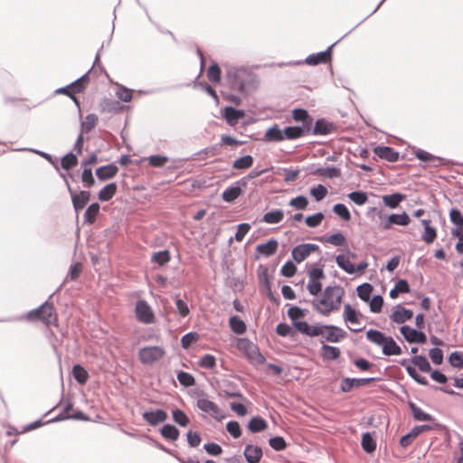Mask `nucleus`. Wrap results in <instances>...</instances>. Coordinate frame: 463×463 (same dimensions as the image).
Returning a JSON list of instances; mask_svg holds the SVG:
<instances>
[{"mask_svg":"<svg viewBox=\"0 0 463 463\" xmlns=\"http://www.w3.org/2000/svg\"><path fill=\"white\" fill-rule=\"evenodd\" d=\"M225 77L232 90L243 92L247 84L253 79L252 71L247 67H229Z\"/></svg>","mask_w":463,"mask_h":463,"instance_id":"1","label":"nucleus"},{"mask_svg":"<svg viewBox=\"0 0 463 463\" xmlns=\"http://www.w3.org/2000/svg\"><path fill=\"white\" fill-rule=\"evenodd\" d=\"M309 337L321 336L326 341L330 343H339L347 335L346 332L335 325H321L317 324L310 329Z\"/></svg>","mask_w":463,"mask_h":463,"instance_id":"2","label":"nucleus"},{"mask_svg":"<svg viewBox=\"0 0 463 463\" xmlns=\"http://www.w3.org/2000/svg\"><path fill=\"white\" fill-rule=\"evenodd\" d=\"M287 313L288 318L292 322L295 330L304 335L308 336L311 332L310 329H312L314 325H309L307 321L300 320L307 316V310L298 306H292L288 309Z\"/></svg>","mask_w":463,"mask_h":463,"instance_id":"3","label":"nucleus"},{"mask_svg":"<svg viewBox=\"0 0 463 463\" xmlns=\"http://www.w3.org/2000/svg\"><path fill=\"white\" fill-rule=\"evenodd\" d=\"M54 309L53 303L46 300L37 308L28 312L27 318L29 320H39L44 323H51V317Z\"/></svg>","mask_w":463,"mask_h":463,"instance_id":"4","label":"nucleus"},{"mask_svg":"<svg viewBox=\"0 0 463 463\" xmlns=\"http://www.w3.org/2000/svg\"><path fill=\"white\" fill-rule=\"evenodd\" d=\"M165 350L160 346H145L138 352V358L143 364H153L162 359Z\"/></svg>","mask_w":463,"mask_h":463,"instance_id":"5","label":"nucleus"},{"mask_svg":"<svg viewBox=\"0 0 463 463\" xmlns=\"http://www.w3.org/2000/svg\"><path fill=\"white\" fill-rule=\"evenodd\" d=\"M335 262L337 266L347 274L353 275L355 273H363L368 267L367 261H361L357 265H354L345 254H338L335 256Z\"/></svg>","mask_w":463,"mask_h":463,"instance_id":"6","label":"nucleus"},{"mask_svg":"<svg viewBox=\"0 0 463 463\" xmlns=\"http://www.w3.org/2000/svg\"><path fill=\"white\" fill-rule=\"evenodd\" d=\"M135 313L137 319L141 323L151 324L155 320V315L151 307L144 299H139L137 301Z\"/></svg>","mask_w":463,"mask_h":463,"instance_id":"7","label":"nucleus"},{"mask_svg":"<svg viewBox=\"0 0 463 463\" xmlns=\"http://www.w3.org/2000/svg\"><path fill=\"white\" fill-rule=\"evenodd\" d=\"M400 333L409 344H424L427 341L426 334L420 329H415L408 325L400 327Z\"/></svg>","mask_w":463,"mask_h":463,"instance_id":"8","label":"nucleus"},{"mask_svg":"<svg viewBox=\"0 0 463 463\" xmlns=\"http://www.w3.org/2000/svg\"><path fill=\"white\" fill-rule=\"evenodd\" d=\"M196 406L200 411L210 413L218 421H222L225 418L219 406L206 398H198Z\"/></svg>","mask_w":463,"mask_h":463,"instance_id":"9","label":"nucleus"},{"mask_svg":"<svg viewBox=\"0 0 463 463\" xmlns=\"http://www.w3.org/2000/svg\"><path fill=\"white\" fill-rule=\"evenodd\" d=\"M246 188L244 180H238L234 182L232 185L227 187L222 194V199L225 203H233L236 199H238L241 195L244 194V190Z\"/></svg>","mask_w":463,"mask_h":463,"instance_id":"10","label":"nucleus"},{"mask_svg":"<svg viewBox=\"0 0 463 463\" xmlns=\"http://www.w3.org/2000/svg\"><path fill=\"white\" fill-rule=\"evenodd\" d=\"M411 222V218L406 212L402 213H391L383 218L382 228L385 231L390 230L393 225L407 226Z\"/></svg>","mask_w":463,"mask_h":463,"instance_id":"11","label":"nucleus"},{"mask_svg":"<svg viewBox=\"0 0 463 463\" xmlns=\"http://www.w3.org/2000/svg\"><path fill=\"white\" fill-rule=\"evenodd\" d=\"M341 306V295L336 296L335 301L324 302L323 300H313L312 307L318 314L328 316L334 311H337Z\"/></svg>","mask_w":463,"mask_h":463,"instance_id":"12","label":"nucleus"},{"mask_svg":"<svg viewBox=\"0 0 463 463\" xmlns=\"http://www.w3.org/2000/svg\"><path fill=\"white\" fill-rule=\"evenodd\" d=\"M412 153L417 159L421 162L429 163L433 167L445 165L449 162V160L443 157L434 156L420 148L414 147Z\"/></svg>","mask_w":463,"mask_h":463,"instance_id":"13","label":"nucleus"},{"mask_svg":"<svg viewBox=\"0 0 463 463\" xmlns=\"http://www.w3.org/2000/svg\"><path fill=\"white\" fill-rule=\"evenodd\" d=\"M377 378L375 377H367V378H350L344 377L340 383V391L342 392H349L354 388H359L361 386L369 384L373 382H375Z\"/></svg>","mask_w":463,"mask_h":463,"instance_id":"14","label":"nucleus"},{"mask_svg":"<svg viewBox=\"0 0 463 463\" xmlns=\"http://www.w3.org/2000/svg\"><path fill=\"white\" fill-rule=\"evenodd\" d=\"M338 42L339 41H336L335 43L328 46L326 51L308 55L305 60V63L307 65L316 66L318 64H325L330 61L332 59L333 48Z\"/></svg>","mask_w":463,"mask_h":463,"instance_id":"15","label":"nucleus"},{"mask_svg":"<svg viewBox=\"0 0 463 463\" xmlns=\"http://www.w3.org/2000/svg\"><path fill=\"white\" fill-rule=\"evenodd\" d=\"M291 114L293 120L298 123L297 125L311 132V127L313 126L314 119L306 109H294Z\"/></svg>","mask_w":463,"mask_h":463,"instance_id":"16","label":"nucleus"},{"mask_svg":"<svg viewBox=\"0 0 463 463\" xmlns=\"http://www.w3.org/2000/svg\"><path fill=\"white\" fill-rule=\"evenodd\" d=\"M68 192L71 195L72 206L76 213L82 210L90 200V193L86 190L80 191L76 194L71 184H68Z\"/></svg>","mask_w":463,"mask_h":463,"instance_id":"17","label":"nucleus"},{"mask_svg":"<svg viewBox=\"0 0 463 463\" xmlns=\"http://www.w3.org/2000/svg\"><path fill=\"white\" fill-rule=\"evenodd\" d=\"M142 418L150 426L156 427L159 423L165 422L168 419V414L163 409H156L144 411L142 413Z\"/></svg>","mask_w":463,"mask_h":463,"instance_id":"18","label":"nucleus"},{"mask_svg":"<svg viewBox=\"0 0 463 463\" xmlns=\"http://www.w3.org/2000/svg\"><path fill=\"white\" fill-rule=\"evenodd\" d=\"M313 124L314 126L311 127L310 134L314 136H326L333 133L335 130V126L334 123L326 120L324 118L317 119Z\"/></svg>","mask_w":463,"mask_h":463,"instance_id":"19","label":"nucleus"},{"mask_svg":"<svg viewBox=\"0 0 463 463\" xmlns=\"http://www.w3.org/2000/svg\"><path fill=\"white\" fill-rule=\"evenodd\" d=\"M432 429H433L432 426L428 425V424L418 425V426L413 427L408 433H406L405 435L401 437V439H400L401 447L407 448L408 446H410L412 443L414 439L416 437H418L420 433L427 431V430H431Z\"/></svg>","mask_w":463,"mask_h":463,"instance_id":"20","label":"nucleus"},{"mask_svg":"<svg viewBox=\"0 0 463 463\" xmlns=\"http://www.w3.org/2000/svg\"><path fill=\"white\" fill-rule=\"evenodd\" d=\"M279 248V242L276 239L270 238L267 242L260 243L256 246L255 259L258 260L260 255L270 257L274 255Z\"/></svg>","mask_w":463,"mask_h":463,"instance_id":"21","label":"nucleus"},{"mask_svg":"<svg viewBox=\"0 0 463 463\" xmlns=\"http://www.w3.org/2000/svg\"><path fill=\"white\" fill-rule=\"evenodd\" d=\"M222 116L229 126H235L239 120L244 118L245 111L232 106H226L222 111Z\"/></svg>","mask_w":463,"mask_h":463,"instance_id":"22","label":"nucleus"},{"mask_svg":"<svg viewBox=\"0 0 463 463\" xmlns=\"http://www.w3.org/2000/svg\"><path fill=\"white\" fill-rule=\"evenodd\" d=\"M373 153L381 159L390 163H395L399 160V152L388 146H376L373 148Z\"/></svg>","mask_w":463,"mask_h":463,"instance_id":"23","label":"nucleus"},{"mask_svg":"<svg viewBox=\"0 0 463 463\" xmlns=\"http://www.w3.org/2000/svg\"><path fill=\"white\" fill-rule=\"evenodd\" d=\"M413 317L412 310L404 307L401 304L397 305L392 312L390 318L393 323L403 324Z\"/></svg>","mask_w":463,"mask_h":463,"instance_id":"24","label":"nucleus"},{"mask_svg":"<svg viewBox=\"0 0 463 463\" xmlns=\"http://www.w3.org/2000/svg\"><path fill=\"white\" fill-rule=\"evenodd\" d=\"M243 456L248 463H259L262 458L263 451L260 446L247 444L244 448Z\"/></svg>","mask_w":463,"mask_h":463,"instance_id":"25","label":"nucleus"},{"mask_svg":"<svg viewBox=\"0 0 463 463\" xmlns=\"http://www.w3.org/2000/svg\"><path fill=\"white\" fill-rule=\"evenodd\" d=\"M118 172V166L111 163L106 165L99 166L96 169L95 174L99 180L106 181L117 175Z\"/></svg>","mask_w":463,"mask_h":463,"instance_id":"26","label":"nucleus"},{"mask_svg":"<svg viewBox=\"0 0 463 463\" xmlns=\"http://www.w3.org/2000/svg\"><path fill=\"white\" fill-rule=\"evenodd\" d=\"M381 347L383 354L386 356L401 355L402 354V347L390 335L386 337Z\"/></svg>","mask_w":463,"mask_h":463,"instance_id":"27","label":"nucleus"},{"mask_svg":"<svg viewBox=\"0 0 463 463\" xmlns=\"http://www.w3.org/2000/svg\"><path fill=\"white\" fill-rule=\"evenodd\" d=\"M363 317V314L350 304L347 303L344 306L343 318L345 322L358 325L360 324V318Z\"/></svg>","mask_w":463,"mask_h":463,"instance_id":"28","label":"nucleus"},{"mask_svg":"<svg viewBox=\"0 0 463 463\" xmlns=\"http://www.w3.org/2000/svg\"><path fill=\"white\" fill-rule=\"evenodd\" d=\"M222 390L227 398L245 400L244 395L239 391L238 385L232 381L224 380L222 383Z\"/></svg>","mask_w":463,"mask_h":463,"instance_id":"29","label":"nucleus"},{"mask_svg":"<svg viewBox=\"0 0 463 463\" xmlns=\"http://www.w3.org/2000/svg\"><path fill=\"white\" fill-rule=\"evenodd\" d=\"M361 446L364 452L372 454L376 449L375 432H364L362 435Z\"/></svg>","mask_w":463,"mask_h":463,"instance_id":"30","label":"nucleus"},{"mask_svg":"<svg viewBox=\"0 0 463 463\" xmlns=\"http://www.w3.org/2000/svg\"><path fill=\"white\" fill-rule=\"evenodd\" d=\"M340 295H341V299H342L345 295V290L341 286H338V285L327 286L324 289L322 298L319 300H323L324 302L335 301V299L336 298V296H340Z\"/></svg>","mask_w":463,"mask_h":463,"instance_id":"31","label":"nucleus"},{"mask_svg":"<svg viewBox=\"0 0 463 463\" xmlns=\"http://www.w3.org/2000/svg\"><path fill=\"white\" fill-rule=\"evenodd\" d=\"M408 406L411 410V412L412 414V417L415 420L418 421H432L435 420V418L425 411H423L416 403L410 401L408 402Z\"/></svg>","mask_w":463,"mask_h":463,"instance_id":"32","label":"nucleus"},{"mask_svg":"<svg viewBox=\"0 0 463 463\" xmlns=\"http://www.w3.org/2000/svg\"><path fill=\"white\" fill-rule=\"evenodd\" d=\"M341 355V351L338 347L329 345L322 342L321 356L326 361H335Z\"/></svg>","mask_w":463,"mask_h":463,"instance_id":"33","label":"nucleus"},{"mask_svg":"<svg viewBox=\"0 0 463 463\" xmlns=\"http://www.w3.org/2000/svg\"><path fill=\"white\" fill-rule=\"evenodd\" d=\"M406 199V195L402 193H393L391 194H385L383 196V204L390 208V209H395L397 208L402 202H403Z\"/></svg>","mask_w":463,"mask_h":463,"instance_id":"34","label":"nucleus"},{"mask_svg":"<svg viewBox=\"0 0 463 463\" xmlns=\"http://www.w3.org/2000/svg\"><path fill=\"white\" fill-rule=\"evenodd\" d=\"M159 432L165 439L169 441H176L180 436L179 430L170 423L164 424L160 428Z\"/></svg>","mask_w":463,"mask_h":463,"instance_id":"35","label":"nucleus"},{"mask_svg":"<svg viewBox=\"0 0 463 463\" xmlns=\"http://www.w3.org/2000/svg\"><path fill=\"white\" fill-rule=\"evenodd\" d=\"M247 428L251 433H259L264 431L268 428V423L265 419L257 415L249 420Z\"/></svg>","mask_w":463,"mask_h":463,"instance_id":"36","label":"nucleus"},{"mask_svg":"<svg viewBox=\"0 0 463 463\" xmlns=\"http://www.w3.org/2000/svg\"><path fill=\"white\" fill-rule=\"evenodd\" d=\"M311 175L333 179L341 175V170L335 166L318 167L313 170Z\"/></svg>","mask_w":463,"mask_h":463,"instance_id":"37","label":"nucleus"},{"mask_svg":"<svg viewBox=\"0 0 463 463\" xmlns=\"http://www.w3.org/2000/svg\"><path fill=\"white\" fill-rule=\"evenodd\" d=\"M229 326L236 335H243L247 330L246 323L237 315L230 317Z\"/></svg>","mask_w":463,"mask_h":463,"instance_id":"38","label":"nucleus"},{"mask_svg":"<svg viewBox=\"0 0 463 463\" xmlns=\"http://www.w3.org/2000/svg\"><path fill=\"white\" fill-rule=\"evenodd\" d=\"M117 183H109L106 184L98 194V198L100 202H109L117 194Z\"/></svg>","mask_w":463,"mask_h":463,"instance_id":"39","label":"nucleus"},{"mask_svg":"<svg viewBox=\"0 0 463 463\" xmlns=\"http://www.w3.org/2000/svg\"><path fill=\"white\" fill-rule=\"evenodd\" d=\"M284 218V213L281 209H275L269 212H267L260 222L268 223V224H278L282 222Z\"/></svg>","mask_w":463,"mask_h":463,"instance_id":"40","label":"nucleus"},{"mask_svg":"<svg viewBox=\"0 0 463 463\" xmlns=\"http://www.w3.org/2000/svg\"><path fill=\"white\" fill-rule=\"evenodd\" d=\"M71 373L76 382L81 385L85 384L90 377L87 370L80 364L72 366Z\"/></svg>","mask_w":463,"mask_h":463,"instance_id":"41","label":"nucleus"},{"mask_svg":"<svg viewBox=\"0 0 463 463\" xmlns=\"http://www.w3.org/2000/svg\"><path fill=\"white\" fill-rule=\"evenodd\" d=\"M99 210L100 205L99 203L95 202L90 203L84 213V222L88 224L94 223L98 214L99 213Z\"/></svg>","mask_w":463,"mask_h":463,"instance_id":"42","label":"nucleus"},{"mask_svg":"<svg viewBox=\"0 0 463 463\" xmlns=\"http://www.w3.org/2000/svg\"><path fill=\"white\" fill-rule=\"evenodd\" d=\"M245 355L253 365H261L266 362L265 356L260 353L257 345L253 346L249 353L245 354Z\"/></svg>","mask_w":463,"mask_h":463,"instance_id":"43","label":"nucleus"},{"mask_svg":"<svg viewBox=\"0 0 463 463\" xmlns=\"http://www.w3.org/2000/svg\"><path fill=\"white\" fill-rule=\"evenodd\" d=\"M411 362L414 366H417L419 370L422 373H430L431 371V365L427 357L423 354L414 355L411 359Z\"/></svg>","mask_w":463,"mask_h":463,"instance_id":"44","label":"nucleus"},{"mask_svg":"<svg viewBox=\"0 0 463 463\" xmlns=\"http://www.w3.org/2000/svg\"><path fill=\"white\" fill-rule=\"evenodd\" d=\"M78 162L77 155L71 151L61 158V167L65 171H69L75 167Z\"/></svg>","mask_w":463,"mask_h":463,"instance_id":"45","label":"nucleus"},{"mask_svg":"<svg viewBox=\"0 0 463 463\" xmlns=\"http://www.w3.org/2000/svg\"><path fill=\"white\" fill-rule=\"evenodd\" d=\"M171 260V254L168 250H163L153 252L151 261L156 263L158 266L163 267L166 265Z\"/></svg>","mask_w":463,"mask_h":463,"instance_id":"46","label":"nucleus"},{"mask_svg":"<svg viewBox=\"0 0 463 463\" xmlns=\"http://www.w3.org/2000/svg\"><path fill=\"white\" fill-rule=\"evenodd\" d=\"M387 336L388 335L384 333L377 329L371 328L366 331V339L379 346H382Z\"/></svg>","mask_w":463,"mask_h":463,"instance_id":"47","label":"nucleus"},{"mask_svg":"<svg viewBox=\"0 0 463 463\" xmlns=\"http://www.w3.org/2000/svg\"><path fill=\"white\" fill-rule=\"evenodd\" d=\"M254 158L250 155L241 156L233 161L232 168L237 170H245L252 166Z\"/></svg>","mask_w":463,"mask_h":463,"instance_id":"48","label":"nucleus"},{"mask_svg":"<svg viewBox=\"0 0 463 463\" xmlns=\"http://www.w3.org/2000/svg\"><path fill=\"white\" fill-rule=\"evenodd\" d=\"M280 135L279 126L274 124L265 131L263 140L265 142H281Z\"/></svg>","mask_w":463,"mask_h":463,"instance_id":"49","label":"nucleus"},{"mask_svg":"<svg viewBox=\"0 0 463 463\" xmlns=\"http://www.w3.org/2000/svg\"><path fill=\"white\" fill-rule=\"evenodd\" d=\"M173 420L180 427H186L191 420L187 414L181 409H175L172 411Z\"/></svg>","mask_w":463,"mask_h":463,"instance_id":"50","label":"nucleus"},{"mask_svg":"<svg viewBox=\"0 0 463 463\" xmlns=\"http://www.w3.org/2000/svg\"><path fill=\"white\" fill-rule=\"evenodd\" d=\"M373 290V287L368 282H364L356 288L358 298L364 302L370 300Z\"/></svg>","mask_w":463,"mask_h":463,"instance_id":"51","label":"nucleus"},{"mask_svg":"<svg viewBox=\"0 0 463 463\" xmlns=\"http://www.w3.org/2000/svg\"><path fill=\"white\" fill-rule=\"evenodd\" d=\"M98 123V116L95 114H88L85 120L80 123V133L90 132Z\"/></svg>","mask_w":463,"mask_h":463,"instance_id":"52","label":"nucleus"},{"mask_svg":"<svg viewBox=\"0 0 463 463\" xmlns=\"http://www.w3.org/2000/svg\"><path fill=\"white\" fill-rule=\"evenodd\" d=\"M288 140H296L310 135V132L298 125L288 126Z\"/></svg>","mask_w":463,"mask_h":463,"instance_id":"53","label":"nucleus"},{"mask_svg":"<svg viewBox=\"0 0 463 463\" xmlns=\"http://www.w3.org/2000/svg\"><path fill=\"white\" fill-rule=\"evenodd\" d=\"M347 197L356 205H364L368 201V194L362 190H355L347 194Z\"/></svg>","mask_w":463,"mask_h":463,"instance_id":"54","label":"nucleus"},{"mask_svg":"<svg viewBox=\"0 0 463 463\" xmlns=\"http://www.w3.org/2000/svg\"><path fill=\"white\" fill-rule=\"evenodd\" d=\"M291 255L293 260L298 263L304 261L309 256L308 251L306 250L303 244L295 246L291 250Z\"/></svg>","mask_w":463,"mask_h":463,"instance_id":"55","label":"nucleus"},{"mask_svg":"<svg viewBox=\"0 0 463 463\" xmlns=\"http://www.w3.org/2000/svg\"><path fill=\"white\" fill-rule=\"evenodd\" d=\"M174 300L179 316L186 317L190 314V308L187 303L180 298L179 294L174 296Z\"/></svg>","mask_w":463,"mask_h":463,"instance_id":"56","label":"nucleus"},{"mask_svg":"<svg viewBox=\"0 0 463 463\" xmlns=\"http://www.w3.org/2000/svg\"><path fill=\"white\" fill-rule=\"evenodd\" d=\"M176 378L184 387L188 388L195 384V379L190 373L179 371L176 374Z\"/></svg>","mask_w":463,"mask_h":463,"instance_id":"57","label":"nucleus"},{"mask_svg":"<svg viewBox=\"0 0 463 463\" xmlns=\"http://www.w3.org/2000/svg\"><path fill=\"white\" fill-rule=\"evenodd\" d=\"M449 220L456 226L455 229L463 228V213L458 208H451L449 210Z\"/></svg>","mask_w":463,"mask_h":463,"instance_id":"58","label":"nucleus"},{"mask_svg":"<svg viewBox=\"0 0 463 463\" xmlns=\"http://www.w3.org/2000/svg\"><path fill=\"white\" fill-rule=\"evenodd\" d=\"M207 77L213 82H219L222 79V71L218 63L213 62L207 71Z\"/></svg>","mask_w":463,"mask_h":463,"instance_id":"59","label":"nucleus"},{"mask_svg":"<svg viewBox=\"0 0 463 463\" xmlns=\"http://www.w3.org/2000/svg\"><path fill=\"white\" fill-rule=\"evenodd\" d=\"M333 212L343 221L348 222L351 220L350 211L344 203H335L333 206Z\"/></svg>","mask_w":463,"mask_h":463,"instance_id":"60","label":"nucleus"},{"mask_svg":"<svg viewBox=\"0 0 463 463\" xmlns=\"http://www.w3.org/2000/svg\"><path fill=\"white\" fill-rule=\"evenodd\" d=\"M116 96L123 102H130L133 98L132 90L119 84L116 90Z\"/></svg>","mask_w":463,"mask_h":463,"instance_id":"61","label":"nucleus"},{"mask_svg":"<svg viewBox=\"0 0 463 463\" xmlns=\"http://www.w3.org/2000/svg\"><path fill=\"white\" fill-rule=\"evenodd\" d=\"M448 361L449 364L454 368H462L463 367V352L454 351L452 352L449 357Z\"/></svg>","mask_w":463,"mask_h":463,"instance_id":"62","label":"nucleus"},{"mask_svg":"<svg viewBox=\"0 0 463 463\" xmlns=\"http://www.w3.org/2000/svg\"><path fill=\"white\" fill-rule=\"evenodd\" d=\"M324 213L321 212L316 213L312 215H308L305 219V223L310 228H316L319 226L324 220Z\"/></svg>","mask_w":463,"mask_h":463,"instance_id":"63","label":"nucleus"},{"mask_svg":"<svg viewBox=\"0 0 463 463\" xmlns=\"http://www.w3.org/2000/svg\"><path fill=\"white\" fill-rule=\"evenodd\" d=\"M327 193V188L323 184H317L310 189V194L317 202L322 201Z\"/></svg>","mask_w":463,"mask_h":463,"instance_id":"64","label":"nucleus"}]
</instances>
